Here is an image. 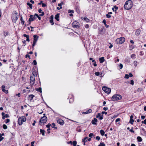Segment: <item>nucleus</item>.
Segmentation results:
<instances>
[{
    "label": "nucleus",
    "mask_w": 146,
    "mask_h": 146,
    "mask_svg": "<svg viewBox=\"0 0 146 146\" xmlns=\"http://www.w3.org/2000/svg\"><path fill=\"white\" fill-rule=\"evenodd\" d=\"M4 139V137L1 136V135H0V141H2Z\"/></svg>",
    "instance_id": "4d7b16f0"
},
{
    "label": "nucleus",
    "mask_w": 146,
    "mask_h": 146,
    "mask_svg": "<svg viewBox=\"0 0 146 146\" xmlns=\"http://www.w3.org/2000/svg\"><path fill=\"white\" fill-rule=\"evenodd\" d=\"M57 122L58 124H60L61 125H63L64 123V121L61 119H59L58 120Z\"/></svg>",
    "instance_id": "4468645a"
},
{
    "label": "nucleus",
    "mask_w": 146,
    "mask_h": 146,
    "mask_svg": "<svg viewBox=\"0 0 146 146\" xmlns=\"http://www.w3.org/2000/svg\"><path fill=\"white\" fill-rule=\"evenodd\" d=\"M103 23H104V25L105 26V27L106 28H108L109 27V25H108L106 24V20L105 19H104L102 22Z\"/></svg>",
    "instance_id": "393cba45"
},
{
    "label": "nucleus",
    "mask_w": 146,
    "mask_h": 146,
    "mask_svg": "<svg viewBox=\"0 0 146 146\" xmlns=\"http://www.w3.org/2000/svg\"><path fill=\"white\" fill-rule=\"evenodd\" d=\"M141 31L140 29H137L135 33V35L137 36L139 35L141 33Z\"/></svg>",
    "instance_id": "f3484780"
},
{
    "label": "nucleus",
    "mask_w": 146,
    "mask_h": 146,
    "mask_svg": "<svg viewBox=\"0 0 146 146\" xmlns=\"http://www.w3.org/2000/svg\"><path fill=\"white\" fill-rule=\"evenodd\" d=\"M10 121V120L9 119H7L6 120V123H9V122Z\"/></svg>",
    "instance_id": "69168bd1"
},
{
    "label": "nucleus",
    "mask_w": 146,
    "mask_h": 146,
    "mask_svg": "<svg viewBox=\"0 0 146 146\" xmlns=\"http://www.w3.org/2000/svg\"><path fill=\"white\" fill-rule=\"evenodd\" d=\"M34 96V95L33 94L30 95L29 96V99L31 101L32 100Z\"/></svg>",
    "instance_id": "4be33fe9"
},
{
    "label": "nucleus",
    "mask_w": 146,
    "mask_h": 146,
    "mask_svg": "<svg viewBox=\"0 0 146 146\" xmlns=\"http://www.w3.org/2000/svg\"><path fill=\"white\" fill-rule=\"evenodd\" d=\"M27 5L29 6L30 8L32 9L33 5L32 4L30 3H27Z\"/></svg>",
    "instance_id": "7c9ffc66"
},
{
    "label": "nucleus",
    "mask_w": 146,
    "mask_h": 146,
    "mask_svg": "<svg viewBox=\"0 0 146 146\" xmlns=\"http://www.w3.org/2000/svg\"><path fill=\"white\" fill-rule=\"evenodd\" d=\"M40 133L42 134V135L44 136V133L45 132V131L44 129H40Z\"/></svg>",
    "instance_id": "412c9836"
},
{
    "label": "nucleus",
    "mask_w": 146,
    "mask_h": 146,
    "mask_svg": "<svg viewBox=\"0 0 146 146\" xmlns=\"http://www.w3.org/2000/svg\"><path fill=\"white\" fill-rule=\"evenodd\" d=\"M121 99L122 96L118 94H115L113 95L111 98V100L113 101L120 100Z\"/></svg>",
    "instance_id": "f03ea898"
},
{
    "label": "nucleus",
    "mask_w": 146,
    "mask_h": 146,
    "mask_svg": "<svg viewBox=\"0 0 146 146\" xmlns=\"http://www.w3.org/2000/svg\"><path fill=\"white\" fill-rule=\"evenodd\" d=\"M3 127L4 129H6L7 128V126L5 124H3Z\"/></svg>",
    "instance_id": "4c0bfd02"
},
{
    "label": "nucleus",
    "mask_w": 146,
    "mask_h": 146,
    "mask_svg": "<svg viewBox=\"0 0 146 146\" xmlns=\"http://www.w3.org/2000/svg\"><path fill=\"white\" fill-rule=\"evenodd\" d=\"M133 5L132 1L131 0H128L125 2L124 5V8L126 10H128L132 8Z\"/></svg>",
    "instance_id": "f257e3e1"
},
{
    "label": "nucleus",
    "mask_w": 146,
    "mask_h": 146,
    "mask_svg": "<svg viewBox=\"0 0 146 146\" xmlns=\"http://www.w3.org/2000/svg\"><path fill=\"white\" fill-rule=\"evenodd\" d=\"M97 121L98 119L96 118H94L92 120L91 123L93 124L96 125H97L96 122H97Z\"/></svg>",
    "instance_id": "2eb2a0df"
},
{
    "label": "nucleus",
    "mask_w": 146,
    "mask_h": 146,
    "mask_svg": "<svg viewBox=\"0 0 146 146\" xmlns=\"http://www.w3.org/2000/svg\"><path fill=\"white\" fill-rule=\"evenodd\" d=\"M41 14H40L39 15L40 16H42L44 15V13L43 11H42L41 13Z\"/></svg>",
    "instance_id": "09e8293b"
},
{
    "label": "nucleus",
    "mask_w": 146,
    "mask_h": 146,
    "mask_svg": "<svg viewBox=\"0 0 146 146\" xmlns=\"http://www.w3.org/2000/svg\"><path fill=\"white\" fill-rule=\"evenodd\" d=\"M36 90L40 92V93H41L42 92V88L41 87H40L38 88H36Z\"/></svg>",
    "instance_id": "cd10ccee"
},
{
    "label": "nucleus",
    "mask_w": 146,
    "mask_h": 146,
    "mask_svg": "<svg viewBox=\"0 0 146 146\" xmlns=\"http://www.w3.org/2000/svg\"><path fill=\"white\" fill-rule=\"evenodd\" d=\"M125 62L129 63L130 62V60L129 58H126L125 60Z\"/></svg>",
    "instance_id": "c756f323"
},
{
    "label": "nucleus",
    "mask_w": 146,
    "mask_h": 146,
    "mask_svg": "<svg viewBox=\"0 0 146 146\" xmlns=\"http://www.w3.org/2000/svg\"><path fill=\"white\" fill-rule=\"evenodd\" d=\"M51 126V124L50 123H48V124L46 125V126L48 128H49L50 127V126Z\"/></svg>",
    "instance_id": "5fc2aeb1"
},
{
    "label": "nucleus",
    "mask_w": 146,
    "mask_h": 146,
    "mask_svg": "<svg viewBox=\"0 0 146 146\" xmlns=\"http://www.w3.org/2000/svg\"><path fill=\"white\" fill-rule=\"evenodd\" d=\"M59 15H60L59 13H57L55 16V19L58 21H59Z\"/></svg>",
    "instance_id": "aec40b11"
},
{
    "label": "nucleus",
    "mask_w": 146,
    "mask_h": 146,
    "mask_svg": "<svg viewBox=\"0 0 146 146\" xmlns=\"http://www.w3.org/2000/svg\"><path fill=\"white\" fill-rule=\"evenodd\" d=\"M98 146H105V145L104 143L102 142L100 143V144Z\"/></svg>",
    "instance_id": "c9c22d12"
},
{
    "label": "nucleus",
    "mask_w": 146,
    "mask_h": 146,
    "mask_svg": "<svg viewBox=\"0 0 146 146\" xmlns=\"http://www.w3.org/2000/svg\"><path fill=\"white\" fill-rule=\"evenodd\" d=\"M113 7H114V8H115V13H116V11L118 9V7H116V6H113Z\"/></svg>",
    "instance_id": "49530a36"
},
{
    "label": "nucleus",
    "mask_w": 146,
    "mask_h": 146,
    "mask_svg": "<svg viewBox=\"0 0 146 146\" xmlns=\"http://www.w3.org/2000/svg\"><path fill=\"white\" fill-rule=\"evenodd\" d=\"M2 91L4 92L6 94H7L8 93V90H5V86L4 85H3L1 86Z\"/></svg>",
    "instance_id": "dca6fc26"
},
{
    "label": "nucleus",
    "mask_w": 146,
    "mask_h": 146,
    "mask_svg": "<svg viewBox=\"0 0 146 146\" xmlns=\"http://www.w3.org/2000/svg\"><path fill=\"white\" fill-rule=\"evenodd\" d=\"M106 16L107 18H109L111 17V16L110 15H109L108 13L106 15Z\"/></svg>",
    "instance_id": "603ef678"
},
{
    "label": "nucleus",
    "mask_w": 146,
    "mask_h": 146,
    "mask_svg": "<svg viewBox=\"0 0 146 146\" xmlns=\"http://www.w3.org/2000/svg\"><path fill=\"white\" fill-rule=\"evenodd\" d=\"M72 144L73 146H76L77 144V142L76 141H74L72 143Z\"/></svg>",
    "instance_id": "473e14b6"
},
{
    "label": "nucleus",
    "mask_w": 146,
    "mask_h": 146,
    "mask_svg": "<svg viewBox=\"0 0 146 146\" xmlns=\"http://www.w3.org/2000/svg\"><path fill=\"white\" fill-rule=\"evenodd\" d=\"M9 117V115L8 114H6L4 117H2V118L3 119H4L5 118H7Z\"/></svg>",
    "instance_id": "2f4dec72"
},
{
    "label": "nucleus",
    "mask_w": 146,
    "mask_h": 146,
    "mask_svg": "<svg viewBox=\"0 0 146 146\" xmlns=\"http://www.w3.org/2000/svg\"><path fill=\"white\" fill-rule=\"evenodd\" d=\"M129 48H131L130 50H132L134 48V47L132 45H129Z\"/></svg>",
    "instance_id": "58836bf2"
},
{
    "label": "nucleus",
    "mask_w": 146,
    "mask_h": 146,
    "mask_svg": "<svg viewBox=\"0 0 146 146\" xmlns=\"http://www.w3.org/2000/svg\"><path fill=\"white\" fill-rule=\"evenodd\" d=\"M52 128H55V129H57V128L56 127H55V123H52Z\"/></svg>",
    "instance_id": "e433bc0d"
},
{
    "label": "nucleus",
    "mask_w": 146,
    "mask_h": 146,
    "mask_svg": "<svg viewBox=\"0 0 146 146\" xmlns=\"http://www.w3.org/2000/svg\"><path fill=\"white\" fill-rule=\"evenodd\" d=\"M134 120L133 119H130V121H129V123H130L131 124H132L133 123V122H134Z\"/></svg>",
    "instance_id": "ea45409f"
},
{
    "label": "nucleus",
    "mask_w": 146,
    "mask_h": 146,
    "mask_svg": "<svg viewBox=\"0 0 146 146\" xmlns=\"http://www.w3.org/2000/svg\"><path fill=\"white\" fill-rule=\"evenodd\" d=\"M22 42L23 43V44L25 46L26 44V42L25 40L23 41Z\"/></svg>",
    "instance_id": "13d9d810"
},
{
    "label": "nucleus",
    "mask_w": 146,
    "mask_h": 146,
    "mask_svg": "<svg viewBox=\"0 0 146 146\" xmlns=\"http://www.w3.org/2000/svg\"><path fill=\"white\" fill-rule=\"evenodd\" d=\"M35 78L34 76H31L30 78L31 87H32L35 82Z\"/></svg>",
    "instance_id": "0eeeda50"
},
{
    "label": "nucleus",
    "mask_w": 146,
    "mask_h": 146,
    "mask_svg": "<svg viewBox=\"0 0 146 146\" xmlns=\"http://www.w3.org/2000/svg\"><path fill=\"white\" fill-rule=\"evenodd\" d=\"M74 11L73 10H71L70 9H69L68 10V13H74Z\"/></svg>",
    "instance_id": "37998d69"
},
{
    "label": "nucleus",
    "mask_w": 146,
    "mask_h": 146,
    "mask_svg": "<svg viewBox=\"0 0 146 146\" xmlns=\"http://www.w3.org/2000/svg\"><path fill=\"white\" fill-rule=\"evenodd\" d=\"M125 40V38L122 37L117 38L115 40V42L117 44H121L123 43Z\"/></svg>",
    "instance_id": "20e7f679"
},
{
    "label": "nucleus",
    "mask_w": 146,
    "mask_h": 146,
    "mask_svg": "<svg viewBox=\"0 0 146 146\" xmlns=\"http://www.w3.org/2000/svg\"><path fill=\"white\" fill-rule=\"evenodd\" d=\"M96 139L98 141L100 139V137L99 136H97L96 137Z\"/></svg>",
    "instance_id": "bf43d9fd"
},
{
    "label": "nucleus",
    "mask_w": 146,
    "mask_h": 146,
    "mask_svg": "<svg viewBox=\"0 0 146 146\" xmlns=\"http://www.w3.org/2000/svg\"><path fill=\"white\" fill-rule=\"evenodd\" d=\"M35 17L36 16H35V14H34L33 16V15H31L30 16L29 20V21L30 24H31V21H34L36 19Z\"/></svg>",
    "instance_id": "9d476101"
},
{
    "label": "nucleus",
    "mask_w": 146,
    "mask_h": 146,
    "mask_svg": "<svg viewBox=\"0 0 146 146\" xmlns=\"http://www.w3.org/2000/svg\"><path fill=\"white\" fill-rule=\"evenodd\" d=\"M62 4H63V3H59L58 4V6L60 7H62Z\"/></svg>",
    "instance_id": "338daca9"
},
{
    "label": "nucleus",
    "mask_w": 146,
    "mask_h": 146,
    "mask_svg": "<svg viewBox=\"0 0 146 146\" xmlns=\"http://www.w3.org/2000/svg\"><path fill=\"white\" fill-rule=\"evenodd\" d=\"M35 16H36V17L38 19L40 20H41V17H40L39 15L36 13L35 14Z\"/></svg>",
    "instance_id": "72a5a7b5"
},
{
    "label": "nucleus",
    "mask_w": 146,
    "mask_h": 146,
    "mask_svg": "<svg viewBox=\"0 0 146 146\" xmlns=\"http://www.w3.org/2000/svg\"><path fill=\"white\" fill-rule=\"evenodd\" d=\"M142 123L146 125V119H145L143 121H142Z\"/></svg>",
    "instance_id": "052dcab7"
},
{
    "label": "nucleus",
    "mask_w": 146,
    "mask_h": 146,
    "mask_svg": "<svg viewBox=\"0 0 146 146\" xmlns=\"http://www.w3.org/2000/svg\"><path fill=\"white\" fill-rule=\"evenodd\" d=\"M95 75H96V76H98L100 74V73L99 72H96L95 73Z\"/></svg>",
    "instance_id": "de8ad7c7"
},
{
    "label": "nucleus",
    "mask_w": 146,
    "mask_h": 146,
    "mask_svg": "<svg viewBox=\"0 0 146 146\" xmlns=\"http://www.w3.org/2000/svg\"><path fill=\"white\" fill-rule=\"evenodd\" d=\"M103 116L100 113H98L96 115V117L98 118L100 120H102L103 119Z\"/></svg>",
    "instance_id": "f8f14e48"
},
{
    "label": "nucleus",
    "mask_w": 146,
    "mask_h": 146,
    "mask_svg": "<svg viewBox=\"0 0 146 146\" xmlns=\"http://www.w3.org/2000/svg\"><path fill=\"white\" fill-rule=\"evenodd\" d=\"M47 120V118L46 116H43L40 119L39 123L40 125H42L46 123Z\"/></svg>",
    "instance_id": "7ed1b4c3"
},
{
    "label": "nucleus",
    "mask_w": 146,
    "mask_h": 146,
    "mask_svg": "<svg viewBox=\"0 0 146 146\" xmlns=\"http://www.w3.org/2000/svg\"><path fill=\"white\" fill-rule=\"evenodd\" d=\"M102 90L104 92L107 94H110L111 91V89L108 88H107L105 86H104L102 88Z\"/></svg>",
    "instance_id": "1a4fd4ad"
},
{
    "label": "nucleus",
    "mask_w": 146,
    "mask_h": 146,
    "mask_svg": "<svg viewBox=\"0 0 146 146\" xmlns=\"http://www.w3.org/2000/svg\"><path fill=\"white\" fill-rule=\"evenodd\" d=\"M74 101V99L73 98H70L69 100V103L72 102Z\"/></svg>",
    "instance_id": "864d4df0"
},
{
    "label": "nucleus",
    "mask_w": 146,
    "mask_h": 146,
    "mask_svg": "<svg viewBox=\"0 0 146 146\" xmlns=\"http://www.w3.org/2000/svg\"><path fill=\"white\" fill-rule=\"evenodd\" d=\"M15 15H13L12 17L13 21L14 23H16L18 18L16 14V13H15Z\"/></svg>",
    "instance_id": "9b49d317"
},
{
    "label": "nucleus",
    "mask_w": 146,
    "mask_h": 146,
    "mask_svg": "<svg viewBox=\"0 0 146 146\" xmlns=\"http://www.w3.org/2000/svg\"><path fill=\"white\" fill-rule=\"evenodd\" d=\"M33 41L32 44V48L34 49V47L36 45V43L38 40V36L36 35H33Z\"/></svg>",
    "instance_id": "423d86ee"
},
{
    "label": "nucleus",
    "mask_w": 146,
    "mask_h": 146,
    "mask_svg": "<svg viewBox=\"0 0 146 146\" xmlns=\"http://www.w3.org/2000/svg\"><path fill=\"white\" fill-rule=\"evenodd\" d=\"M124 78H125L128 79L129 78V75L128 74H126L125 75Z\"/></svg>",
    "instance_id": "c03bdc74"
},
{
    "label": "nucleus",
    "mask_w": 146,
    "mask_h": 146,
    "mask_svg": "<svg viewBox=\"0 0 146 146\" xmlns=\"http://www.w3.org/2000/svg\"><path fill=\"white\" fill-rule=\"evenodd\" d=\"M72 26L74 28L78 29L80 27V24L79 23L76 21H74L72 23Z\"/></svg>",
    "instance_id": "6e6552de"
},
{
    "label": "nucleus",
    "mask_w": 146,
    "mask_h": 146,
    "mask_svg": "<svg viewBox=\"0 0 146 146\" xmlns=\"http://www.w3.org/2000/svg\"><path fill=\"white\" fill-rule=\"evenodd\" d=\"M105 29L103 28H102L99 31V34L103 35L105 34Z\"/></svg>",
    "instance_id": "ddd939ff"
},
{
    "label": "nucleus",
    "mask_w": 146,
    "mask_h": 146,
    "mask_svg": "<svg viewBox=\"0 0 146 146\" xmlns=\"http://www.w3.org/2000/svg\"><path fill=\"white\" fill-rule=\"evenodd\" d=\"M23 36L24 37H26L27 38L29 37V36L28 35H27L26 34H24L23 35Z\"/></svg>",
    "instance_id": "3c124183"
},
{
    "label": "nucleus",
    "mask_w": 146,
    "mask_h": 146,
    "mask_svg": "<svg viewBox=\"0 0 146 146\" xmlns=\"http://www.w3.org/2000/svg\"><path fill=\"white\" fill-rule=\"evenodd\" d=\"M84 20L85 21H86L87 22H88L89 21V19L88 18H84Z\"/></svg>",
    "instance_id": "8fccbe9b"
},
{
    "label": "nucleus",
    "mask_w": 146,
    "mask_h": 146,
    "mask_svg": "<svg viewBox=\"0 0 146 146\" xmlns=\"http://www.w3.org/2000/svg\"><path fill=\"white\" fill-rule=\"evenodd\" d=\"M94 136V135L93 133H90L89 135V137H91Z\"/></svg>",
    "instance_id": "79ce46f5"
},
{
    "label": "nucleus",
    "mask_w": 146,
    "mask_h": 146,
    "mask_svg": "<svg viewBox=\"0 0 146 146\" xmlns=\"http://www.w3.org/2000/svg\"><path fill=\"white\" fill-rule=\"evenodd\" d=\"M32 74L33 75V76H36L37 74L36 70H34V71H33Z\"/></svg>",
    "instance_id": "a878e982"
},
{
    "label": "nucleus",
    "mask_w": 146,
    "mask_h": 146,
    "mask_svg": "<svg viewBox=\"0 0 146 146\" xmlns=\"http://www.w3.org/2000/svg\"><path fill=\"white\" fill-rule=\"evenodd\" d=\"M35 142V141H33L31 142V146H35L34 145V144Z\"/></svg>",
    "instance_id": "774afa93"
},
{
    "label": "nucleus",
    "mask_w": 146,
    "mask_h": 146,
    "mask_svg": "<svg viewBox=\"0 0 146 146\" xmlns=\"http://www.w3.org/2000/svg\"><path fill=\"white\" fill-rule=\"evenodd\" d=\"M85 27L86 28H88L89 27V25L88 24H86L85 26Z\"/></svg>",
    "instance_id": "0e129e2a"
},
{
    "label": "nucleus",
    "mask_w": 146,
    "mask_h": 146,
    "mask_svg": "<svg viewBox=\"0 0 146 146\" xmlns=\"http://www.w3.org/2000/svg\"><path fill=\"white\" fill-rule=\"evenodd\" d=\"M92 110L91 109H90L87 111L86 112H83L82 114H86L90 113H91L92 112Z\"/></svg>",
    "instance_id": "a211bd4d"
},
{
    "label": "nucleus",
    "mask_w": 146,
    "mask_h": 146,
    "mask_svg": "<svg viewBox=\"0 0 146 146\" xmlns=\"http://www.w3.org/2000/svg\"><path fill=\"white\" fill-rule=\"evenodd\" d=\"M123 67V65L122 64H120L118 66V68L119 70L121 69Z\"/></svg>",
    "instance_id": "bb28decb"
},
{
    "label": "nucleus",
    "mask_w": 146,
    "mask_h": 146,
    "mask_svg": "<svg viewBox=\"0 0 146 146\" xmlns=\"http://www.w3.org/2000/svg\"><path fill=\"white\" fill-rule=\"evenodd\" d=\"M26 121V118L25 116H23L19 117L18 119V124L21 125L24 122Z\"/></svg>",
    "instance_id": "39448f33"
},
{
    "label": "nucleus",
    "mask_w": 146,
    "mask_h": 146,
    "mask_svg": "<svg viewBox=\"0 0 146 146\" xmlns=\"http://www.w3.org/2000/svg\"><path fill=\"white\" fill-rule=\"evenodd\" d=\"M137 139L138 142H141L142 141V139L141 137L140 136H138L137 137Z\"/></svg>",
    "instance_id": "5701e85b"
},
{
    "label": "nucleus",
    "mask_w": 146,
    "mask_h": 146,
    "mask_svg": "<svg viewBox=\"0 0 146 146\" xmlns=\"http://www.w3.org/2000/svg\"><path fill=\"white\" fill-rule=\"evenodd\" d=\"M20 21H21V23H22V25H23L25 23V21L23 20V17L22 16L21 17L20 19Z\"/></svg>",
    "instance_id": "b1692460"
},
{
    "label": "nucleus",
    "mask_w": 146,
    "mask_h": 146,
    "mask_svg": "<svg viewBox=\"0 0 146 146\" xmlns=\"http://www.w3.org/2000/svg\"><path fill=\"white\" fill-rule=\"evenodd\" d=\"M4 35L5 36H6L8 35V32H4Z\"/></svg>",
    "instance_id": "6e6d98bb"
},
{
    "label": "nucleus",
    "mask_w": 146,
    "mask_h": 146,
    "mask_svg": "<svg viewBox=\"0 0 146 146\" xmlns=\"http://www.w3.org/2000/svg\"><path fill=\"white\" fill-rule=\"evenodd\" d=\"M130 84L132 85H133L134 84V81L133 80H131V81Z\"/></svg>",
    "instance_id": "680f3d73"
},
{
    "label": "nucleus",
    "mask_w": 146,
    "mask_h": 146,
    "mask_svg": "<svg viewBox=\"0 0 146 146\" xmlns=\"http://www.w3.org/2000/svg\"><path fill=\"white\" fill-rule=\"evenodd\" d=\"M135 54H133L131 55V57L133 59H134L135 58Z\"/></svg>",
    "instance_id": "f704fd0d"
},
{
    "label": "nucleus",
    "mask_w": 146,
    "mask_h": 146,
    "mask_svg": "<svg viewBox=\"0 0 146 146\" xmlns=\"http://www.w3.org/2000/svg\"><path fill=\"white\" fill-rule=\"evenodd\" d=\"M137 61H135L134 62H133V63L134 64V66H136L137 65Z\"/></svg>",
    "instance_id": "a19ab883"
},
{
    "label": "nucleus",
    "mask_w": 146,
    "mask_h": 146,
    "mask_svg": "<svg viewBox=\"0 0 146 146\" xmlns=\"http://www.w3.org/2000/svg\"><path fill=\"white\" fill-rule=\"evenodd\" d=\"M53 20L50 19V20L49 21L50 23H51V25H53L54 24V23L53 22Z\"/></svg>",
    "instance_id": "a18cd8bd"
},
{
    "label": "nucleus",
    "mask_w": 146,
    "mask_h": 146,
    "mask_svg": "<svg viewBox=\"0 0 146 146\" xmlns=\"http://www.w3.org/2000/svg\"><path fill=\"white\" fill-rule=\"evenodd\" d=\"M120 120V119L119 118H117L115 120V122H119V121Z\"/></svg>",
    "instance_id": "e2e57ef3"
},
{
    "label": "nucleus",
    "mask_w": 146,
    "mask_h": 146,
    "mask_svg": "<svg viewBox=\"0 0 146 146\" xmlns=\"http://www.w3.org/2000/svg\"><path fill=\"white\" fill-rule=\"evenodd\" d=\"M99 60L100 63H102L104 61V60H105L104 58V57H102L99 58Z\"/></svg>",
    "instance_id": "6ab92c4d"
},
{
    "label": "nucleus",
    "mask_w": 146,
    "mask_h": 146,
    "mask_svg": "<svg viewBox=\"0 0 146 146\" xmlns=\"http://www.w3.org/2000/svg\"><path fill=\"white\" fill-rule=\"evenodd\" d=\"M100 133L101 135L102 136H103L105 133V132L102 129H101L100 130Z\"/></svg>",
    "instance_id": "c85d7f7f"
}]
</instances>
